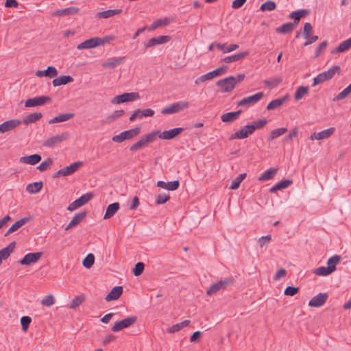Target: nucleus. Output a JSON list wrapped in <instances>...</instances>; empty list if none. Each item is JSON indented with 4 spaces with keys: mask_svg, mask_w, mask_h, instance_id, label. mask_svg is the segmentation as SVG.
I'll list each match as a JSON object with an SVG mask.
<instances>
[{
    "mask_svg": "<svg viewBox=\"0 0 351 351\" xmlns=\"http://www.w3.org/2000/svg\"><path fill=\"white\" fill-rule=\"evenodd\" d=\"M16 246V241L11 242L8 246L0 250V258L6 260L14 251Z\"/></svg>",
    "mask_w": 351,
    "mask_h": 351,
    "instance_id": "nucleus-39",
    "label": "nucleus"
},
{
    "mask_svg": "<svg viewBox=\"0 0 351 351\" xmlns=\"http://www.w3.org/2000/svg\"><path fill=\"white\" fill-rule=\"evenodd\" d=\"M173 21V19L167 17L157 19L151 24V25L149 27V30L153 31L158 27H165L170 24Z\"/></svg>",
    "mask_w": 351,
    "mask_h": 351,
    "instance_id": "nucleus-33",
    "label": "nucleus"
},
{
    "mask_svg": "<svg viewBox=\"0 0 351 351\" xmlns=\"http://www.w3.org/2000/svg\"><path fill=\"white\" fill-rule=\"evenodd\" d=\"M53 162V159L48 158L47 160L42 162L38 167L37 169L43 172L46 171Z\"/></svg>",
    "mask_w": 351,
    "mask_h": 351,
    "instance_id": "nucleus-58",
    "label": "nucleus"
},
{
    "mask_svg": "<svg viewBox=\"0 0 351 351\" xmlns=\"http://www.w3.org/2000/svg\"><path fill=\"white\" fill-rule=\"evenodd\" d=\"M263 98V92H258L253 95L243 98L241 100L237 101V106L250 107L254 105Z\"/></svg>",
    "mask_w": 351,
    "mask_h": 351,
    "instance_id": "nucleus-8",
    "label": "nucleus"
},
{
    "mask_svg": "<svg viewBox=\"0 0 351 351\" xmlns=\"http://www.w3.org/2000/svg\"><path fill=\"white\" fill-rule=\"evenodd\" d=\"M84 301V297L82 295L76 296L74 299L72 300L69 307L71 308L75 309L77 306H79Z\"/></svg>",
    "mask_w": 351,
    "mask_h": 351,
    "instance_id": "nucleus-59",
    "label": "nucleus"
},
{
    "mask_svg": "<svg viewBox=\"0 0 351 351\" xmlns=\"http://www.w3.org/2000/svg\"><path fill=\"white\" fill-rule=\"evenodd\" d=\"M234 282V278L232 277L225 278L224 280H219L213 284L210 288L206 291V295L210 296L217 291L225 289L228 286L232 285Z\"/></svg>",
    "mask_w": 351,
    "mask_h": 351,
    "instance_id": "nucleus-4",
    "label": "nucleus"
},
{
    "mask_svg": "<svg viewBox=\"0 0 351 351\" xmlns=\"http://www.w3.org/2000/svg\"><path fill=\"white\" fill-rule=\"evenodd\" d=\"M158 133V131H155L142 136L137 142L130 147V151L136 152L146 146L147 144L154 142L156 139Z\"/></svg>",
    "mask_w": 351,
    "mask_h": 351,
    "instance_id": "nucleus-2",
    "label": "nucleus"
},
{
    "mask_svg": "<svg viewBox=\"0 0 351 351\" xmlns=\"http://www.w3.org/2000/svg\"><path fill=\"white\" fill-rule=\"evenodd\" d=\"M87 212L82 211L75 215L71 221L65 228V230H69L75 226H77L86 216Z\"/></svg>",
    "mask_w": 351,
    "mask_h": 351,
    "instance_id": "nucleus-22",
    "label": "nucleus"
},
{
    "mask_svg": "<svg viewBox=\"0 0 351 351\" xmlns=\"http://www.w3.org/2000/svg\"><path fill=\"white\" fill-rule=\"evenodd\" d=\"M154 111L150 108H147L143 110L137 109L132 112L129 119L130 121H134L137 118L141 119L143 117H152L154 116Z\"/></svg>",
    "mask_w": 351,
    "mask_h": 351,
    "instance_id": "nucleus-18",
    "label": "nucleus"
},
{
    "mask_svg": "<svg viewBox=\"0 0 351 351\" xmlns=\"http://www.w3.org/2000/svg\"><path fill=\"white\" fill-rule=\"evenodd\" d=\"M335 128H330L326 130H324L318 133L314 132L311 134L310 138L311 140L317 139V140H322L329 138L335 132Z\"/></svg>",
    "mask_w": 351,
    "mask_h": 351,
    "instance_id": "nucleus-20",
    "label": "nucleus"
},
{
    "mask_svg": "<svg viewBox=\"0 0 351 351\" xmlns=\"http://www.w3.org/2000/svg\"><path fill=\"white\" fill-rule=\"evenodd\" d=\"M308 90H309V88L308 86H302L298 87L295 93V99L296 100L301 99L304 97V95L308 93Z\"/></svg>",
    "mask_w": 351,
    "mask_h": 351,
    "instance_id": "nucleus-57",
    "label": "nucleus"
},
{
    "mask_svg": "<svg viewBox=\"0 0 351 351\" xmlns=\"http://www.w3.org/2000/svg\"><path fill=\"white\" fill-rule=\"evenodd\" d=\"M69 138V134L65 132L62 134H57L51 138L47 139L43 143V147H53L54 146L58 145L61 142L66 140Z\"/></svg>",
    "mask_w": 351,
    "mask_h": 351,
    "instance_id": "nucleus-12",
    "label": "nucleus"
},
{
    "mask_svg": "<svg viewBox=\"0 0 351 351\" xmlns=\"http://www.w3.org/2000/svg\"><path fill=\"white\" fill-rule=\"evenodd\" d=\"M156 186L160 187V188H162V189H167L169 191H176L177 190L179 186H180V182L178 180H173V181H171V182H165L164 181H162V180H159L156 183Z\"/></svg>",
    "mask_w": 351,
    "mask_h": 351,
    "instance_id": "nucleus-24",
    "label": "nucleus"
},
{
    "mask_svg": "<svg viewBox=\"0 0 351 351\" xmlns=\"http://www.w3.org/2000/svg\"><path fill=\"white\" fill-rule=\"evenodd\" d=\"M30 219H31L30 217H25L21 218V219L16 221L10 228H11L12 230L15 232V231L18 230L23 225H25L26 223H27Z\"/></svg>",
    "mask_w": 351,
    "mask_h": 351,
    "instance_id": "nucleus-50",
    "label": "nucleus"
},
{
    "mask_svg": "<svg viewBox=\"0 0 351 351\" xmlns=\"http://www.w3.org/2000/svg\"><path fill=\"white\" fill-rule=\"evenodd\" d=\"M95 263V256L89 253L82 261V265L85 268L90 269Z\"/></svg>",
    "mask_w": 351,
    "mask_h": 351,
    "instance_id": "nucleus-53",
    "label": "nucleus"
},
{
    "mask_svg": "<svg viewBox=\"0 0 351 351\" xmlns=\"http://www.w3.org/2000/svg\"><path fill=\"white\" fill-rule=\"evenodd\" d=\"M43 252H29L24 256L23 258L19 261V263L22 265H30L37 263L43 256Z\"/></svg>",
    "mask_w": 351,
    "mask_h": 351,
    "instance_id": "nucleus-11",
    "label": "nucleus"
},
{
    "mask_svg": "<svg viewBox=\"0 0 351 351\" xmlns=\"http://www.w3.org/2000/svg\"><path fill=\"white\" fill-rule=\"evenodd\" d=\"M278 171V168L271 167L265 171V180H269L272 179L277 173Z\"/></svg>",
    "mask_w": 351,
    "mask_h": 351,
    "instance_id": "nucleus-63",
    "label": "nucleus"
},
{
    "mask_svg": "<svg viewBox=\"0 0 351 351\" xmlns=\"http://www.w3.org/2000/svg\"><path fill=\"white\" fill-rule=\"evenodd\" d=\"M82 165H83L82 161H77V162L72 163L69 166H67L66 167H64L63 169H61L62 173H63V176H71V175L73 174L75 171H77L79 167L82 166Z\"/></svg>",
    "mask_w": 351,
    "mask_h": 351,
    "instance_id": "nucleus-29",
    "label": "nucleus"
},
{
    "mask_svg": "<svg viewBox=\"0 0 351 351\" xmlns=\"http://www.w3.org/2000/svg\"><path fill=\"white\" fill-rule=\"evenodd\" d=\"M215 78L212 71L208 72L204 75H201L198 78H197L195 81V84H199L200 83L204 82L207 80H210L212 79Z\"/></svg>",
    "mask_w": 351,
    "mask_h": 351,
    "instance_id": "nucleus-62",
    "label": "nucleus"
},
{
    "mask_svg": "<svg viewBox=\"0 0 351 351\" xmlns=\"http://www.w3.org/2000/svg\"><path fill=\"white\" fill-rule=\"evenodd\" d=\"M21 123L22 121L16 119L4 121L1 124H0V134H3L5 132L13 130L19 125H21Z\"/></svg>",
    "mask_w": 351,
    "mask_h": 351,
    "instance_id": "nucleus-14",
    "label": "nucleus"
},
{
    "mask_svg": "<svg viewBox=\"0 0 351 351\" xmlns=\"http://www.w3.org/2000/svg\"><path fill=\"white\" fill-rule=\"evenodd\" d=\"M145 264L143 262H138L132 269V274L134 276H139L143 274Z\"/></svg>",
    "mask_w": 351,
    "mask_h": 351,
    "instance_id": "nucleus-56",
    "label": "nucleus"
},
{
    "mask_svg": "<svg viewBox=\"0 0 351 351\" xmlns=\"http://www.w3.org/2000/svg\"><path fill=\"white\" fill-rule=\"evenodd\" d=\"M43 186V183L42 181L36 182L29 184L26 187V190L31 194H36L42 189Z\"/></svg>",
    "mask_w": 351,
    "mask_h": 351,
    "instance_id": "nucleus-41",
    "label": "nucleus"
},
{
    "mask_svg": "<svg viewBox=\"0 0 351 351\" xmlns=\"http://www.w3.org/2000/svg\"><path fill=\"white\" fill-rule=\"evenodd\" d=\"M171 40L170 36H160L158 37L152 38L149 39L147 43H144V47L147 48L152 47L157 45H162L167 43Z\"/></svg>",
    "mask_w": 351,
    "mask_h": 351,
    "instance_id": "nucleus-17",
    "label": "nucleus"
},
{
    "mask_svg": "<svg viewBox=\"0 0 351 351\" xmlns=\"http://www.w3.org/2000/svg\"><path fill=\"white\" fill-rule=\"evenodd\" d=\"M217 47L223 51V53H229L237 49L239 47V45L237 44H231L228 47H226V43H219L217 44Z\"/></svg>",
    "mask_w": 351,
    "mask_h": 351,
    "instance_id": "nucleus-46",
    "label": "nucleus"
},
{
    "mask_svg": "<svg viewBox=\"0 0 351 351\" xmlns=\"http://www.w3.org/2000/svg\"><path fill=\"white\" fill-rule=\"evenodd\" d=\"M170 199V196L167 193H160L156 196L155 202L157 205L164 204Z\"/></svg>",
    "mask_w": 351,
    "mask_h": 351,
    "instance_id": "nucleus-55",
    "label": "nucleus"
},
{
    "mask_svg": "<svg viewBox=\"0 0 351 351\" xmlns=\"http://www.w3.org/2000/svg\"><path fill=\"white\" fill-rule=\"evenodd\" d=\"M92 193H86L70 204L67 208L69 211H73L88 202L93 197Z\"/></svg>",
    "mask_w": 351,
    "mask_h": 351,
    "instance_id": "nucleus-10",
    "label": "nucleus"
},
{
    "mask_svg": "<svg viewBox=\"0 0 351 351\" xmlns=\"http://www.w3.org/2000/svg\"><path fill=\"white\" fill-rule=\"evenodd\" d=\"M51 101V98L49 96H38L28 99L25 102V106L27 108L35 107L44 105L47 102Z\"/></svg>",
    "mask_w": 351,
    "mask_h": 351,
    "instance_id": "nucleus-13",
    "label": "nucleus"
},
{
    "mask_svg": "<svg viewBox=\"0 0 351 351\" xmlns=\"http://www.w3.org/2000/svg\"><path fill=\"white\" fill-rule=\"evenodd\" d=\"M246 176L245 173L239 174L232 180V184L230 186V189L232 190L239 189L242 181L246 178Z\"/></svg>",
    "mask_w": 351,
    "mask_h": 351,
    "instance_id": "nucleus-47",
    "label": "nucleus"
},
{
    "mask_svg": "<svg viewBox=\"0 0 351 351\" xmlns=\"http://www.w3.org/2000/svg\"><path fill=\"white\" fill-rule=\"evenodd\" d=\"M190 106L189 101H180L176 103H173L170 106L163 108L161 110V113L163 114H171L179 112L186 108H188Z\"/></svg>",
    "mask_w": 351,
    "mask_h": 351,
    "instance_id": "nucleus-5",
    "label": "nucleus"
},
{
    "mask_svg": "<svg viewBox=\"0 0 351 351\" xmlns=\"http://www.w3.org/2000/svg\"><path fill=\"white\" fill-rule=\"evenodd\" d=\"M295 27V24H293L291 22H288L277 27L276 32L279 34H286L291 32Z\"/></svg>",
    "mask_w": 351,
    "mask_h": 351,
    "instance_id": "nucleus-42",
    "label": "nucleus"
},
{
    "mask_svg": "<svg viewBox=\"0 0 351 351\" xmlns=\"http://www.w3.org/2000/svg\"><path fill=\"white\" fill-rule=\"evenodd\" d=\"M58 75L57 69L53 66H47L45 70H38L36 72V75L38 77H49L50 78H53L56 77Z\"/></svg>",
    "mask_w": 351,
    "mask_h": 351,
    "instance_id": "nucleus-28",
    "label": "nucleus"
},
{
    "mask_svg": "<svg viewBox=\"0 0 351 351\" xmlns=\"http://www.w3.org/2000/svg\"><path fill=\"white\" fill-rule=\"evenodd\" d=\"M42 159L40 154H34L29 156H22L20 158L19 161L21 163L35 165L38 164Z\"/></svg>",
    "mask_w": 351,
    "mask_h": 351,
    "instance_id": "nucleus-23",
    "label": "nucleus"
},
{
    "mask_svg": "<svg viewBox=\"0 0 351 351\" xmlns=\"http://www.w3.org/2000/svg\"><path fill=\"white\" fill-rule=\"evenodd\" d=\"M120 208V204L119 202H114L112 204H109L107 208L106 213L104 216V219H108L112 217L115 213L118 211Z\"/></svg>",
    "mask_w": 351,
    "mask_h": 351,
    "instance_id": "nucleus-36",
    "label": "nucleus"
},
{
    "mask_svg": "<svg viewBox=\"0 0 351 351\" xmlns=\"http://www.w3.org/2000/svg\"><path fill=\"white\" fill-rule=\"evenodd\" d=\"M121 9H113L101 11L97 13L96 17L98 19H108L121 13Z\"/></svg>",
    "mask_w": 351,
    "mask_h": 351,
    "instance_id": "nucleus-37",
    "label": "nucleus"
},
{
    "mask_svg": "<svg viewBox=\"0 0 351 351\" xmlns=\"http://www.w3.org/2000/svg\"><path fill=\"white\" fill-rule=\"evenodd\" d=\"M123 293V287L121 286L114 287L109 293L106 296L107 302L118 300Z\"/></svg>",
    "mask_w": 351,
    "mask_h": 351,
    "instance_id": "nucleus-27",
    "label": "nucleus"
},
{
    "mask_svg": "<svg viewBox=\"0 0 351 351\" xmlns=\"http://www.w3.org/2000/svg\"><path fill=\"white\" fill-rule=\"evenodd\" d=\"M137 321L136 316L128 317L123 319L117 322L111 328L112 332H119L124 328H129Z\"/></svg>",
    "mask_w": 351,
    "mask_h": 351,
    "instance_id": "nucleus-7",
    "label": "nucleus"
},
{
    "mask_svg": "<svg viewBox=\"0 0 351 351\" xmlns=\"http://www.w3.org/2000/svg\"><path fill=\"white\" fill-rule=\"evenodd\" d=\"M333 271L328 267H319L317 269H315L313 271V273L316 276H327L330 274H331Z\"/></svg>",
    "mask_w": 351,
    "mask_h": 351,
    "instance_id": "nucleus-51",
    "label": "nucleus"
},
{
    "mask_svg": "<svg viewBox=\"0 0 351 351\" xmlns=\"http://www.w3.org/2000/svg\"><path fill=\"white\" fill-rule=\"evenodd\" d=\"M289 97V95L287 94L282 97L272 100L267 104L266 109L267 110H274L278 108L288 100Z\"/></svg>",
    "mask_w": 351,
    "mask_h": 351,
    "instance_id": "nucleus-21",
    "label": "nucleus"
},
{
    "mask_svg": "<svg viewBox=\"0 0 351 351\" xmlns=\"http://www.w3.org/2000/svg\"><path fill=\"white\" fill-rule=\"evenodd\" d=\"M341 73V67L339 65H335L330 67L328 71H324L317 75L313 79V86H315L321 83L332 79L334 75L337 73L339 75Z\"/></svg>",
    "mask_w": 351,
    "mask_h": 351,
    "instance_id": "nucleus-1",
    "label": "nucleus"
},
{
    "mask_svg": "<svg viewBox=\"0 0 351 351\" xmlns=\"http://www.w3.org/2000/svg\"><path fill=\"white\" fill-rule=\"evenodd\" d=\"M184 130V128H175L160 133L158 137L163 140H171L178 136Z\"/></svg>",
    "mask_w": 351,
    "mask_h": 351,
    "instance_id": "nucleus-16",
    "label": "nucleus"
},
{
    "mask_svg": "<svg viewBox=\"0 0 351 351\" xmlns=\"http://www.w3.org/2000/svg\"><path fill=\"white\" fill-rule=\"evenodd\" d=\"M328 298V294L327 293H319L309 301L308 306L315 308L320 307L326 303Z\"/></svg>",
    "mask_w": 351,
    "mask_h": 351,
    "instance_id": "nucleus-15",
    "label": "nucleus"
},
{
    "mask_svg": "<svg viewBox=\"0 0 351 351\" xmlns=\"http://www.w3.org/2000/svg\"><path fill=\"white\" fill-rule=\"evenodd\" d=\"M20 322L23 331L26 332L32 322V318L29 316H23Z\"/></svg>",
    "mask_w": 351,
    "mask_h": 351,
    "instance_id": "nucleus-61",
    "label": "nucleus"
},
{
    "mask_svg": "<svg viewBox=\"0 0 351 351\" xmlns=\"http://www.w3.org/2000/svg\"><path fill=\"white\" fill-rule=\"evenodd\" d=\"M249 55V52L247 51H243L237 54H234L230 56H226L224 58L221 60V62L230 63L232 62L239 61L247 56Z\"/></svg>",
    "mask_w": 351,
    "mask_h": 351,
    "instance_id": "nucleus-35",
    "label": "nucleus"
},
{
    "mask_svg": "<svg viewBox=\"0 0 351 351\" xmlns=\"http://www.w3.org/2000/svg\"><path fill=\"white\" fill-rule=\"evenodd\" d=\"M351 48V37L339 44L338 46V50H341V52H344Z\"/></svg>",
    "mask_w": 351,
    "mask_h": 351,
    "instance_id": "nucleus-64",
    "label": "nucleus"
},
{
    "mask_svg": "<svg viewBox=\"0 0 351 351\" xmlns=\"http://www.w3.org/2000/svg\"><path fill=\"white\" fill-rule=\"evenodd\" d=\"M282 82L280 77L270 78L265 80V86H267L269 89H272L278 86Z\"/></svg>",
    "mask_w": 351,
    "mask_h": 351,
    "instance_id": "nucleus-49",
    "label": "nucleus"
},
{
    "mask_svg": "<svg viewBox=\"0 0 351 351\" xmlns=\"http://www.w3.org/2000/svg\"><path fill=\"white\" fill-rule=\"evenodd\" d=\"M341 260L340 255L335 254L330 257L327 261L328 267L334 272L336 270V265L340 263Z\"/></svg>",
    "mask_w": 351,
    "mask_h": 351,
    "instance_id": "nucleus-44",
    "label": "nucleus"
},
{
    "mask_svg": "<svg viewBox=\"0 0 351 351\" xmlns=\"http://www.w3.org/2000/svg\"><path fill=\"white\" fill-rule=\"evenodd\" d=\"M263 128V119H259L255 121H253L250 124H247L243 127L244 130L248 132L249 134H252L257 129H261Z\"/></svg>",
    "mask_w": 351,
    "mask_h": 351,
    "instance_id": "nucleus-34",
    "label": "nucleus"
},
{
    "mask_svg": "<svg viewBox=\"0 0 351 351\" xmlns=\"http://www.w3.org/2000/svg\"><path fill=\"white\" fill-rule=\"evenodd\" d=\"M216 85L220 88L221 93H231L234 89V76L231 75L219 80L216 82Z\"/></svg>",
    "mask_w": 351,
    "mask_h": 351,
    "instance_id": "nucleus-6",
    "label": "nucleus"
},
{
    "mask_svg": "<svg viewBox=\"0 0 351 351\" xmlns=\"http://www.w3.org/2000/svg\"><path fill=\"white\" fill-rule=\"evenodd\" d=\"M99 46L97 37H93L90 39H87L85 41L81 43L77 46L78 50L88 49L95 48Z\"/></svg>",
    "mask_w": 351,
    "mask_h": 351,
    "instance_id": "nucleus-25",
    "label": "nucleus"
},
{
    "mask_svg": "<svg viewBox=\"0 0 351 351\" xmlns=\"http://www.w3.org/2000/svg\"><path fill=\"white\" fill-rule=\"evenodd\" d=\"M73 82V78L71 75H62L57 78H55L52 81V84L53 86H59L61 85H65L69 83Z\"/></svg>",
    "mask_w": 351,
    "mask_h": 351,
    "instance_id": "nucleus-38",
    "label": "nucleus"
},
{
    "mask_svg": "<svg viewBox=\"0 0 351 351\" xmlns=\"http://www.w3.org/2000/svg\"><path fill=\"white\" fill-rule=\"evenodd\" d=\"M293 181L289 179H284L276 183L274 185L269 191L271 193H274L278 191H280L285 189L288 188L291 184H292Z\"/></svg>",
    "mask_w": 351,
    "mask_h": 351,
    "instance_id": "nucleus-31",
    "label": "nucleus"
},
{
    "mask_svg": "<svg viewBox=\"0 0 351 351\" xmlns=\"http://www.w3.org/2000/svg\"><path fill=\"white\" fill-rule=\"evenodd\" d=\"M191 323L190 320H184L180 323L176 324L167 329L169 333H175L182 328L188 326Z\"/></svg>",
    "mask_w": 351,
    "mask_h": 351,
    "instance_id": "nucleus-45",
    "label": "nucleus"
},
{
    "mask_svg": "<svg viewBox=\"0 0 351 351\" xmlns=\"http://www.w3.org/2000/svg\"><path fill=\"white\" fill-rule=\"evenodd\" d=\"M350 93H351V83L344 88L341 93L337 95L332 99L333 101H339L346 98Z\"/></svg>",
    "mask_w": 351,
    "mask_h": 351,
    "instance_id": "nucleus-52",
    "label": "nucleus"
},
{
    "mask_svg": "<svg viewBox=\"0 0 351 351\" xmlns=\"http://www.w3.org/2000/svg\"><path fill=\"white\" fill-rule=\"evenodd\" d=\"M309 11L308 10H298L292 12L289 17L290 19H293V24H295V26L296 27L297 25L299 23L300 19L303 17H304L306 15L308 14Z\"/></svg>",
    "mask_w": 351,
    "mask_h": 351,
    "instance_id": "nucleus-30",
    "label": "nucleus"
},
{
    "mask_svg": "<svg viewBox=\"0 0 351 351\" xmlns=\"http://www.w3.org/2000/svg\"><path fill=\"white\" fill-rule=\"evenodd\" d=\"M249 135L250 134H248V132L245 131L243 128L241 130L237 131L235 133L232 134L230 139H243L247 138Z\"/></svg>",
    "mask_w": 351,
    "mask_h": 351,
    "instance_id": "nucleus-54",
    "label": "nucleus"
},
{
    "mask_svg": "<svg viewBox=\"0 0 351 351\" xmlns=\"http://www.w3.org/2000/svg\"><path fill=\"white\" fill-rule=\"evenodd\" d=\"M79 8L77 7H69L64 9L56 10L53 12V16H63L73 15L79 12Z\"/></svg>",
    "mask_w": 351,
    "mask_h": 351,
    "instance_id": "nucleus-26",
    "label": "nucleus"
},
{
    "mask_svg": "<svg viewBox=\"0 0 351 351\" xmlns=\"http://www.w3.org/2000/svg\"><path fill=\"white\" fill-rule=\"evenodd\" d=\"M141 128L136 127L133 129L125 130L118 135H114L112 138V141L114 143H122L126 140H130L137 136L141 133Z\"/></svg>",
    "mask_w": 351,
    "mask_h": 351,
    "instance_id": "nucleus-3",
    "label": "nucleus"
},
{
    "mask_svg": "<svg viewBox=\"0 0 351 351\" xmlns=\"http://www.w3.org/2000/svg\"><path fill=\"white\" fill-rule=\"evenodd\" d=\"M242 112H243V110L240 109V110H238L234 112H230L223 114L221 116V120L223 123H230L236 121L237 119H238Z\"/></svg>",
    "mask_w": 351,
    "mask_h": 351,
    "instance_id": "nucleus-19",
    "label": "nucleus"
},
{
    "mask_svg": "<svg viewBox=\"0 0 351 351\" xmlns=\"http://www.w3.org/2000/svg\"><path fill=\"white\" fill-rule=\"evenodd\" d=\"M42 117L43 114L41 112H34L25 117L22 122L25 125H28L32 123H35L40 119Z\"/></svg>",
    "mask_w": 351,
    "mask_h": 351,
    "instance_id": "nucleus-43",
    "label": "nucleus"
},
{
    "mask_svg": "<svg viewBox=\"0 0 351 351\" xmlns=\"http://www.w3.org/2000/svg\"><path fill=\"white\" fill-rule=\"evenodd\" d=\"M74 116H75V114L71 113V112L61 114L56 116L53 119H50L49 121V123L53 124V123H56L64 122V121L69 120L70 119L73 118Z\"/></svg>",
    "mask_w": 351,
    "mask_h": 351,
    "instance_id": "nucleus-40",
    "label": "nucleus"
},
{
    "mask_svg": "<svg viewBox=\"0 0 351 351\" xmlns=\"http://www.w3.org/2000/svg\"><path fill=\"white\" fill-rule=\"evenodd\" d=\"M125 112L123 110H115L113 113L108 117V121L109 123H112L116 121L117 119L120 118L124 114Z\"/></svg>",
    "mask_w": 351,
    "mask_h": 351,
    "instance_id": "nucleus-60",
    "label": "nucleus"
},
{
    "mask_svg": "<svg viewBox=\"0 0 351 351\" xmlns=\"http://www.w3.org/2000/svg\"><path fill=\"white\" fill-rule=\"evenodd\" d=\"M139 97V94L137 92L125 93L114 97L111 100V103L114 104H119L128 101H133Z\"/></svg>",
    "mask_w": 351,
    "mask_h": 351,
    "instance_id": "nucleus-9",
    "label": "nucleus"
},
{
    "mask_svg": "<svg viewBox=\"0 0 351 351\" xmlns=\"http://www.w3.org/2000/svg\"><path fill=\"white\" fill-rule=\"evenodd\" d=\"M287 131L286 128H280L272 130L270 133V136L268 137L267 141H271L274 139L279 137L282 135Z\"/></svg>",
    "mask_w": 351,
    "mask_h": 351,
    "instance_id": "nucleus-48",
    "label": "nucleus"
},
{
    "mask_svg": "<svg viewBox=\"0 0 351 351\" xmlns=\"http://www.w3.org/2000/svg\"><path fill=\"white\" fill-rule=\"evenodd\" d=\"M124 59V57H114L108 58L102 64V66L104 68L114 69L121 64L123 62Z\"/></svg>",
    "mask_w": 351,
    "mask_h": 351,
    "instance_id": "nucleus-32",
    "label": "nucleus"
}]
</instances>
